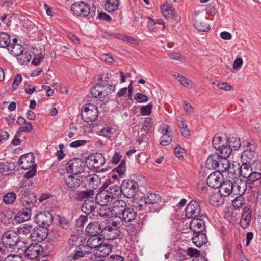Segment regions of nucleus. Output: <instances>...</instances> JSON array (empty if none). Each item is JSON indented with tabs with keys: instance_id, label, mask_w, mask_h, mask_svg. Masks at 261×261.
Wrapping results in <instances>:
<instances>
[{
	"instance_id": "473e14b6",
	"label": "nucleus",
	"mask_w": 261,
	"mask_h": 261,
	"mask_svg": "<svg viewBox=\"0 0 261 261\" xmlns=\"http://www.w3.org/2000/svg\"><path fill=\"white\" fill-rule=\"evenodd\" d=\"M83 238L78 234L71 235L68 239V243L69 248L79 247L80 249L83 246Z\"/></svg>"
},
{
	"instance_id": "8fccbe9b",
	"label": "nucleus",
	"mask_w": 261,
	"mask_h": 261,
	"mask_svg": "<svg viewBox=\"0 0 261 261\" xmlns=\"http://www.w3.org/2000/svg\"><path fill=\"white\" fill-rule=\"evenodd\" d=\"M228 143L231 151L232 149H238L241 146L240 139L237 137H232L228 138Z\"/></svg>"
},
{
	"instance_id": "ddd939ff",
	"label": "nucleus",
	"mask_w": 261,
	"mask_h": 261,
	"mask_svg": "<svg viewBox=\"0 0 261 261\" xmlns=\"http://www.w3.org/2000/svg\"><path fill=\"white\" fill-rule=\"evenodd\" d=\"M220 155V159H219L218 167L216 169L218 170L217 172L221 173L222 172L227 171L229 177L233 178V175H231L232 169L230 168V164L228 160H227L228 157H224L222 155Z\"/></svg>"
},
{
	"instance_id": "412c9836",
	"label": "nucleus",
	"mask_w": 261,
	"mask_h": 261,
	"mask_svg": "<svg viewBox=\"0 0 261 261\" xmlns=\"http://www.w3.org/2000/svg\"><path fill=\"white\" fill-rule=\"evenodd\" d=\"M233 196H242L247 189L246 182L241 180H237L233 183Z\"/></svg>"
},
{
	"instance_id": "72a5a7b5",
	"label": "nucleus",
	"mask_w": 261,
	"mask_h": 261,
	"mask_svg": "<svg viewBox=\"0 0 261 261\" xmlns=\"http://www.w3.org/2000/svg\"><path fill=\"white\" fill-rule=\"evenodd\" d=\"M193 243L198 247H200L207 242L206 234L201 232L195 233L192 238Z\"/></svg>"
},
{
	"instance_id": "7ed1b4c3",
	"label": "nucleus",
	"mask_w": 261,
	"mask_h": 261,
	"mask_svg": "<svg viewBox=\"0 0 261 261\" xmlns=\"http://www.w3.org/2000/svg\"><path fill=\"white\" fill-rule=\"evenodd\" d=\"M85 167V163L79 158L69 160L66 166L67 171L75 175L83 172Z\"/></svg>"
},
{
	"instance_id": "f03ea898",
	"label": "nucleus",
	"mask_w": 261,
	"mask_h": 261,
	"mask_svg": "<svg viewBox=\"0 0 261 261\" xmlns=\"http://www.w3.org/2000/svg\"><path fill=\"white\" fill-rule=\"evenodd\" d=\"M138 188L137 182L133 180H125L121 184L120 191L125 196L131 198L136 195Z\"/></svg>"
},
{
	"instance_id": "4468645a",
	"label": "nucleus",
	"mask_w": 261,
	"mask_h": 261,
	"mask_svg": "<svg viewBox=\"0 0 261 261\" xmlns=\"http://www.w3.org/2000/svg\"><path fill=\"white\" fill-rule=\"evenodd\" d=\"M222 175L219 172H213L207 177V185L212 188H219L221 184Z\"/></svg>"
},
{
	"instance_id": "4d7b16f0",
	"label": "nucleus",
	"mask_w": 261,
	"mask_h": 261,
	"mask_svg": "<svg viewBox=\"0 0 261 261\" xmlns=\"http://www.w3.org/2000/svg\"><path fill=\"white\" fill-rule=\"evenodd\" d=\"M153 125V119L150 117H146L143 122V125L142 130H143L146 133L150 132V128Z\"/></svg>"
},
{
	"instance_id": "37998d69",
	"label": "nucleus",
	"mask_w": 261,
	"mask_h": 261,
	"mask_svg": "<svg viewBox=\"0 0 261 261\" xmlns=\"http://www.w3.org/2000/svg\"><path fill=\"white\" fill-rule=\"evenodd\" d=\"M8 50L14 56H18L23 51V47L19 44H11L7 48Z\"/></svg>"
},
{
	"instance_id": "4be33fe9",
	"label": "nucleus",
	"mask_w": 261,
	"mask_h": 261,
	"mask_svg": "<svg viewBox=\"0 0 261 261\" xmlns=\"http://www.w3.org/2000/svg\"><path fill=\"white\" fill-rule=\"evenodd\" d=\"M233 182L230 180H226L221 183L219 187V192L225 197L230 195L233 196Z\"/></svg>"
},
{
	"instance_id": "5701e85b",
	"label": "nucleus",
	"mask_w": 261,
	"mask_h": 261,
	"mask_svg": "<svg viewBox=\"0 0 261 261\" xmlns=\"http://www.w3.org/2000/svg\"><path fill=\"white\" fill-rule=\"evenodd\" d=\"M86 232L91 236H98L101 233V226L97 222L90 223L85 229Z\"/></svg>"
},
{
	"instance_id": "f8f14e48",
	"label": "nucleus",
	"mask_w": 261,
	"mask_h": 261,
	"mask_svg": "<svg viewBox=\"0 0 261 261\" xmlns=\"http://www.w3.org/2000/svg\"><path fill=\"white\" fill-rule=\"evenodd\" d=\"M42 251V248L38 243H33L24 250V256L29 259L37 257Z\"/></svg>"
},
{
	"instance_id": "338daca9",
	"label": "nucleus",
	"mask_w": 261,
	"mask_h": 261,
	"mask_svg": "<svg viewBox=\"0 0 261 261\" xmlns=\"http://www.w3.org/2000/svg\"><path fill=\"white\" fill-rule=\"evenodd\" d=\"M1 221L5 224L11 223L12 221V215L9 212L2 213L1 217Z\"/></svg>"
},
{
	"instance_id": "58836bf2",
	"label": "nucleus",
	"mask_w": 261,
	"mask_h": 261,
	"mask_svg": "<svg viewBox=\"0 0 261 261\" xmlns=\"http://www.w3.org/2000/svg\"><path fill=\"white\" fill-rule=\"evenodd\" d=\"M112 246L109 244L105 243L99 245L97 250L99 251L97 254L99 257H105L108 256L112 251Z\"/></svg>"
},
{
	"instance_id": "5fc2aeb1",
	"label": "nucleus",
	"mask_w": 261,
	"mask_h": 261,
	"mask_svg": "<svg viewBox=\"0 0 261 261\" xmlns=\"http://www.w3.org/2000/svg\"><path fill=\"white\" fill-rule=\"evenodd\" d=\"M17 239H18V240L16 245L18 247L19 249H21L24 251V250L25 249V248L28 247L27 245L29 244V240L30 239L25 237H18Z\"/></svg>"
},
{
	"instance_id": "bb28decb",
	"label": "nucleus",
	"mask_w": 261,
	"mask_h": 261,
	"mask_svg": "<svg viewBox=\"0 0 261 261\" xmlns=\"http://www.w3.org/2000/svg\"><path fill=\"white\" fill-rule=\"evenodd\" d=\"M161 11L164 17L166 18H175L178 16L175 13L174 8L167 3H164L161 7Z\"/></svg>"
},
{
	"instance_id": "0e129e2a",
	"label": "nucleus",
	"mask_w": 261,
	"mask_h": 261,
	"mask_svg": "<svg viewBox=\"0 0 261 261\" xmlns=\"http://www.w3.org/2000/svg\"><path fill=\"white\" fill-rule=\"evenodd\" d=\"M216 86L219 89L225 91H229L233 90V86L226 82H219L216 84Z\"/></svg>"
},
{
	"instance_id": "4c0bfd02",
	"label": "nucleus",
	"mask_w": 261,
	"mask_h": 261,
	"mask_svg": "<svg viewBox=\"0 0 261 261\" xmlns=\"http://www.w3.org/2000/svg\"><path fill=\"white\" fill-rule=\"evenodd\" d=\"M168 126L162 129L163 135L160 138V144L163 146H166L169 144L172 140L171 136L168 130Z\"/></svg>"
},
{
	"instance_id": "bf43d9fd",
	"label": "nucleus",
	"mask_w": 261,
	"mask_h": 261,
	"mask_svg": "<svg viewBox=\"0 0 261 261\" xmlns=\"http://www.w3.org/2000/svg\"><path fill=\"white\" fill-rule=\"evenodd\" d=\"M247 180L248 182L250 183H254L257 180H260L261 183V173L256 171H252Z\"/></svg>"
},
{
	"instance_id": "39448f33",
	"label": "nucleus",
	"mask_w": 261,
	"mask_h": 261,
	"mask_svg": "<svg viewBox=\"0 0 261 261\" xmlns=\"http://www.w3.org/2000/svg\"><path fill=\"white\" fill-rule=\"evenodd\" d=\"M15 234V231L13 232L11 231H7L5 232L1 237L2 245L0 244V246H3L4 249H6L7 253L9 249L13 248L17 244L18 239Z\"/></svg>"
},
{
	"instance_id": "79ce46f5",
	"label": "nucleus",
	"mask_w": 261,
	"mask_h": 261,
	"mask_svg": "<svg viewBox=\"0 0 261 261\" xmlns=\"http://www.w3.org/2000/svg\"><path fill=\"white\" fill-rule=\"evenodd\" d=\"M118 0H107L104 8L108 12H112L118 9Z\"/></svg>"
},
{
	"instance_id": "864d4df0",
	"label": "nucleus",
	"mask_w": 261,
	"mask_h": 261,
	"mask_svg": "<svg viewBox=\"0 0 261 261\" xmlns=\"http://www.w3.org/2000/svg\"><path fill=\"white\" fill-rule=\"evenodd\" d=\"M220 150H217L218 154L222 155L224 157H228L231 154V150L229 147V144H223L220 147Z\"/></svg>"
},
{
	"instance_id": "a18cd8bd",
	"label": "nucleus",
	"mask_w": 261,
	"mask_h": 261,
	"mask_svg": "<svg viewBox=\"0 0 261 261\" xmlns=\"http://www.w3.org/2000/svg\"><path fill=\"white\" fill-rule=\"evenodd\" d=\"M173 76L180 82V83L183 86L188 88H192V82L189 79L185 77L182 75L178 73H176L174 74Z\"/></svg>"
},
{
	"instance_id": "c03bdc74",
	"label": "nucleus",
	"mask_w": 261,
	"mask_h": 261,
	"mask_svg": "<svg viewBox=\"0 0 261 261\" xmlns=\"http://www.w3.org/2000/svg\"><path fill=\"white\" fill-rule=\"evenodd\" d=\"M10 36L5 33H0V47L3 48L7 47L10 45Z\"/></svg>"
},
{
	"instance_id": "f3484780",
	"label": "nucleus",
	"mask_w": 261,
	"mask_h": 261,
	"mask_svg": "<svg viewBox=\"0 0 261 261\" xmlns=\"http://www.w3.org/2000/svg\"><path fill=\"white\" fill-rule=\"evenodd\" d=\"M161 201V197L160 195L153 193L148 192V194L145 195L142 200L146 206L149 205H153L160 202Z\"/></svg>"
},
{
	"instance_id": "7c9ffc66",
	"label": "nucleus",
	"mask_w": 261,
	"mask_h": 261,
	"mask_svg": "<svg viewBox=\"0 0 261 261\" xmlns=\"http://www.w3.org/2000/svg\"><path fill=\"white\" fill-rule=\"evenodd\" d=\"M65 182L69 188L74 190L80 186L82 180L77 176L69 175L65 178Z\"/></svg>"
},
{
	"instance_id": "b1692460",
	"label": "nucleus",
	"mask_w": 261,
	"mask_h": 261,
	"mask_svg": "<svg viewBox=\"0 0 261 261\" xmlns=\"http://www.w3.org/2000/svg\"><path fill=\"white\" fill-rule=\"evenodd\" d=\"M95 201L94 198L85 199L82 206V211L85 214H90L96 207L97 203Z\"/></svg>"
},
{
	"instance_id": "49530a36",
	"label": "nucleus",
	"mask_w": 261,
	"mask_h": 261,
	"mask_svg": "<svg viewBox=\"0 0 261 261\" xmlns=\"http://www.w3.org/2000/svg\"><path fill=\"white\" fill-rule=\"evenodd\" d=\"M242 218L241 220V225L244 228H246L248 227L251 222V214L248 211L244 212L242 214Z\"/></svg>"
},
{
	"instance_id": "20e7f679",
	"label": "nucleus",
	"mask_w": 261,
	"mask_h": 261,
	"mask_svg": "<svg viewBox=\"0 0 261 261\" xmlns=\"http://www.w3.org/2000/svg\"><path fill=\"white\" fill-rule=\"evenodd\" d=\"M243 146L246 147L242 153V158L249 163H253L257 160L255 152L256 145L248 141L243 142Z\"/></svg>"
},
{
	"instance_id": "6e6552de",
	"label": "nucleus",
	"mask_w": 261,
	"mask_h": 261,
	"mask_svg": "<svg viewBox=\"0 0 261 261\" xmlns=\"http://www.w3.org/2000/svg\"><path fill=\"white\" fill-rule=\"evenodd\" d=\"M52 220V215L47 211L40 212L35 217V221L39 226L45 228L51 223Z\"/></svg>"
},
{
	"instance_id": "393cba45",
	"label": "nucleus",
	"mask_w": 261,
	"mask_h": 261,
	"mask_svg": "<svg viewBox=\"0 0 261 261\" xmlns=\"http://www.w3.org/2000/svg\"><path fill=\"white\" fill-rule=\"evenodd\" d=\"M126 208V202L122 200H113L111 206L112 212L119 216Z\"/></svg>"
},
{
	"instance_id": "423d86ee",
	"label": "nucleus",
	"mask_w": 261,
	"mask_h": 261,
	"mask_svg": "<svg viewBox=\"0 0 261 261\" xmlns=\"http://www.w3.org/2000/svg\"><path fill=\"white\" fill-rule=\"evenodd\" d=\"M71 10L75 16L86 17L90 13V8L87 3L79 1L71 5Z\"/></svg>"
},
{
	"instance_id": "603ef678",
	"label": "nucleus",
	"mask_w": 261,
	"mask_h": 261,
	"mask_svg": "<svg viewBox=\"0 0 261 261\" xmlns=\"http://www.w3.org/2000/svg\"><path fill=\"white\" fill-rule=\"evenodd\" d=\"M14 167V164L9 162L0 163V173L3 174H7L9 171H11Z\"/></svg>"
},
{
	"instance_id": "c756f323",
	"label": "nucleus",
	"mask_w": 261,
	"mask_h": 261,
	"mask_svg": "<svg viewBox=\"0 0 261 261\" xmlns=\"http://www.w3.org/2000/svg\"><path fill=\"white\" fill-rule=\"evenodd\" d=\"M220 155L217 152L215 154L210 155L206 161V167L211 170L216 169L218 167V162L220 159Z\"/></svg>"
},
{
	"instance_id": "f704fd0d",
	"label": "nucleus",
	"mask_w": 261,
	"mask_h": 261,
	"mask_svg": "<svg viewBox=\"0 0 261 261\" xmlns=\"http://www.w3.org/2000/svg\"><path fill=\"white\" fill-rule=\"evenodd\" d=\"M94 198V191L93 189H87L79 191L76 195V199L79 201Z\"/></svg>"
},
{
	"instance_id": "dca6fc26",
	"label": "nucleus",
	"mask_w": 261,
	"mask_h": 261,
	"mask_svg": "<svg viewBox=\"0 0 261 261\" xmlns=\"http://www.w3.org/2000/svg\"><path fill=\"white\" fill-rule=\"evenodd\" d=\"M33 228V225L30 223L22 224L15 230V234L18 237H25L30 239Z\"/></svg>"
},
{
	"instance_id": "f257e3e1",
	"label": "nucleus",
	"mask_w": 261,
	"mask_h": 261,
	"mask_svg": "<svg viewBox=\"0 0 261 261\" xmlns=\"http://www.w3.org/2000/svg\"><path fill=\"white\" fill-rule=\"evenodd\" d=\"M81 115L82 119L86 122L94 121L98 116L97 107L93 104H87L82 110Z\"/></svg>"
},
{
	"instance_id": "0eeeda50",
	"label": "nucleus",
	"mask_w": 261,
	"mask_h": 261,
	"mask_svg": "<svg viewBox=\"0 0 261 261\" xmlns=\"http://www.w3.org/2000/svg\"><path fill=\"white\" fill-rule=\"evenodd\" d=\"M86 163L89 168L99 169L105 163V159L101 153L89 155L86 159Z\"/></svg>"
},
{
	"instance_id": "09e8293b",
	"label": "nucleus",
	"mask_w": 261,
	"mask_h": 261,
	"mask_svg": "<svg viewBox=\"0 0 261 261\" xmlns=\"http://www.w3.org/2000/svg\"><path fill=\"white\" fill-rule=\"evenodd\" d=\"M16 194L14 192H9L3 197V201L5 204L10 205L14 202L16 199Z\"/></svg>"
},
{
	"instance_id": "2eb2a0df",
	"label": "nucleus",
	"mask_w": 261,
	"mask_h": 261,
	"mask_svg": "<svg viewBox=\"0 0 261 261\" xmlns=\"http://www.w3.org/2000/svg\"><path fill=\"white\" fill-rule=\"evenodd\" d=\"M47 237V229L45 228H33L30 240L41 242Z\"/></svg>"
},
{
	"instance_id": "1a4fd4ad",
	"label": "nucleus",
	"mask_w": 261,
	"mask_h": 261,
	"mask_svg": "<svg viewBox=\"0 0 261 261\" xmlns=\"http://www.w3.org/2000/svg\"><path fill=\"white\" fill-rule=\"evenodd\" d=\"M110 89L109 85L97 84L91 89L90 93L93 97L101 98L109 95Z\"/></svg>"
},
{
	"instance_id": "9d476101",
	"label": "nucleus",
	"mask_w": 261,
	"mask_h": 261,
	"mask_svg": "<svg viewBox=\"0 0 261 261\" xmlns=\"http://www.w3.org/2000/svg\"><path fill=\"white\" fill-rule=\"evenodd\" d=\"M18 165L21 168L24 170H28L32 167H36L34 154L30 153L22 155L19 158Z\"/></svg>"
},
{
	"instance_id": "e2e57ef3",
	"label": "nucleus",
	"mask_w": 261,
	"mask_h": 261,
	"mask_svg": "<svg viewBox=\"0 0 261 261\" xmlns=\"http://www.w3.org/2000/svg\"><path fill=\"white\" fill-rule=\"evenodd\" d=\"M236 198L232 201V205L234 208L239 209L244 203V200L242 196H236Z\"/></svg>"
},
{
	"instance_id": "cd10ccee",
	"label": "nucleus",
	"mask_w": 261,
	"mask_h": 261,
	"mask_svg": "<svg viewBox=\"0 0 261 261\" xmlns=\"http://www.w3.org/2000/svg\"><path fill=\"white\" fill-rule=\"evenodd\" d=\"M224 197L219 192L213 193L209 197V201L213 206L218 207L224 203Z\"/></svg>"
},
{
	"instance_id": "de8ad7c7",
	"label": "nucleus",
	"mask_w": 261,
	"mask_h": 261,
	"mask_svg": "<svg viewBox=\"0 0 261 261\" xmlns=\"http://www.w3.org/2000/svg\"><path fill=\"white\" fill-rule=\"evenodd\" d=\"M194 26L199 31H207L210 30V25L207 24L205 20H196Z\"/></svg>"
},
{
	"instance_id": "a878e982",
	"label": "nucleus",
	"mask_w": 261,
	"mask_h": 261,
	"mask_svg": "<svg viewBox=\"0 0 261 261\" xmlns=\"http://www.w3.org/2000/svg\"><path fill=\"white\" fill-rule=\"evenodd\" d=\"M31 216L30 208H25L19 211L15 216V219L18 223H22L29 220Z\"/></svg>"
},
{
	"instance_id": "2f4dec72",
	"label": "nucleus",
	"mask_w": 261,
	"mask_h": 261,
	"mask_svg": "<svg viewBox=\"0 0 261 261\" xmlns=\"http://www.w3.org/2000/svg\"><path fill=\"white\" fill-rule=\"evenodd\" d=\"M101 238L99 236H91L87 241V250H92L94 249L97 250L101 243Z\"/></svg>"
},
{
	"instance_id": "a19ab883",
	"label": "nucleus",
	"mask_w": 261,
	"mask_h": 261,
	"mask_svg": "<svg viewBox=\"0 0 261 261\" xmlns=\"http://www.w3.org/2000/svg\"><path fill=\"white\" fill-rule=\"evenodd\" d=\"M86 180L92 188L95 189L100 185V179L96 174L89 175L86 177Z\"/></svg>"
},
{
	"instance_id": "13d9d810",
	"label": "nucleus",
	"mask_w": 261,
	"mask_h": 261,
	"mask_svg": "<svg viewBox=\"0 0 261 261\" xmlns=\"http://www.w3.org/2000/svg\"><path fill=\"white\" fill-rule=\"evenodd\" d=\"M111 206H108V205L101 206L99 208L98 214L101 217H109L111 215Z\"/></svg>"
},
{
	"instance_id": "ea45409f",
	"label": "nucleus",
	"mask_w": 261,
	"mask_h": 261,
	"mask_svg": "<svg viewBox=\"0 0 261 261\" xmlns=\"http://www.w3.org/2000/svg\"><path fill=\"white\" fill-rule=\"evenodd\" d=\"M105 191L113 200H115L121 192L120 187L115 184H111L108 189Z\"/></svg>"
},
{
	"instance_id": "c9c22d12",
	"label": "nucleus",
	"mask_w": 261,
	"mask_h": 261,
	"mask_svg": "<svg viewBox=\"0 0 261 261\" xmlns=\"http://www.w3.org/2000/svg\"><path fill=\"white\" fill-rule=\"evenodd\" d=\"M228 138L226 136H215L213 140V146L217 150H220V147L223 144L228 143Z\"/></svg>"
},
{
	"instance_id": "a211bd4d",
	"label": "nucleus",
	"mask_w": 261,
	"mask_h": 261,
	"mask_svg": "<svg viewBox=\"0 0 261 261\" xmlns=\"http://www.w3.org/2000/svg\"><path fill=\"white\" fill-rule=\"evenodd\" d=\"M119 216L122 222H130L136 219L137 213L134 208L132 207H126L122 212Z\"/></svg>"
},
{
	"instance_id": "6ab92c4d",
	"label": "nucleus",
	"mask_w": 261,
	"mask_h": 261,
	"mask_svg": "<svg viewBox=\"0 0 261 261\" xmlns=\"http://www.w3.org/2000/svg\"><path fill=\"white\" fill-rule=\"evenodd\" d=\"M95 200L97 204L100 206L108 205L110 202H112L113 199L105 191H102L97 194Z\"/></svg>"
},
{
	"instance_id": "6e6d98bb",
	"label": "nucleus",
	"mask_w": 261,
	"mask_h": 261,
	"mask_svg": "<svg viewBox=\"0 0 261 261\" xmlns=\"http://www.w3.org/2000/svg\"><path fill=\"white\" fill-rule=\"evenodd\" d=\"M57 220L60 227L64 229H68L70 227V222L65 217L57 216Z\"/></svg>"
},
{
	"instance_id": "680f3d73",
	"label": "nucleus",
	"mask_w": 261,
	"mask_h": 261,
	"mask_svg": "<svg viewBox=\"0 0 261 261\" xmlns=\"http://www.w3.org/2000/svg\"><path fill=\"white\" fill-rule=\"evenodd\" d=\"M140 228L139 223H129L126 227V231L130 233H136Z\"/></svg>"
},
{
	"instance_id": "3c124183",
	"label": "nucleus",
	"mask_w": 261,
	"mask_h": 261,
	"mask_svg": "<svg viewBox=\"0 0 261 261\" xmlns=\"http://www.w3.org/2000/svg\"><path fill=\"white\" fill-rule=\"evenodd\" d=\"M18 56L19 57L17 58V60L21 65L27 64L29 62L32 58L31 55L26 51H22V53Z\"/></svg>"
},
{
	"instance_id": "052dcab7",
	"label": "nucleus",
	"mask_w": 261,
	"mask_h": 261,
	"mask_svg": "<svg viewBox=\"0 0 261 261\" xmlns=\"http://www.w3.org/2000/svg\"><path fill=\"white\" fill-rule=\"evenodd\" d=\"M83 250H77L75 251L74 254L72 256V258L74 260L77 259L79 258L83 257L85 256L86 254H88L91 253V252L90 250H87L88 248H86L84 246Z\"/></svg>"
},
{
	"instance_id": "c85d7f7f",
	"label": "nucleus",
	"mask_w": 261,
	"mask_h": 261,
	"mask_svg": "<svg viewBox=\"0 0 261 261\" xmlns=\"http://www.w3.org/2000/svg\"><path fill=\"white\" fill-rule=\"evenodd\" d=\"M37 199L35 193L28 194V196L21 197L20 202L23 206H29L28 208L33 207L36 202Z\"/></svg>"
},
{
	"instance_id": "e433bc0d",
	"label": "nucleus",
	"mask_w": 261,
	"mask_h": 261,
	"mask_svg": "<svg viewBox=\"0 0 261 261\" xmlns=\"http://www.w3.org/2000/svg\"><path fill=\"white\" fill-rule=\"evenodd\" d=\"M252 171L251 166L249 163H244L239 168V173L244 178L247 179Z\"/></svg>"
},
{
	"instance_id": "9b49d317",
	"label": "nucleus",
	"mask_w": 261,
	"mask_h": 261,
	"mask_svg": "<svg viewBox=\"0 0 261 261\" xmlns=\"http://www.w3.org/2000/svg\"><path fill=\"white\" fill-rule=\"evenodd\" d=\"M201 208L199 203L196 201H191L187 205L185 210L186 216L189 219H195L200 215Z\"/></svg>"
},
{
	"instance_id": "69168bd1",
	"label": "nucleus",
	"mask_w": 261,
	"mask_h": 261,
	"mask_svg": "<svg viewBox=\"0 0 261 261\" xmlns=\"http://www.w3.org/2000/svg\"><path fill=\"white\" fill-rule=\"evenodd\" d=\"M118 38L132 44H139L138 41L135 38L129 36L120 35Z\"/></svg>"
},
{
	"instance_id": "774afa93",
	"label": "nucleus",
	"mask_w": 261,
	"mask_h": 261,
	"mask_svg": "<svg viewBox=\"0 0 261 261\" xmlns=\"http://www.w3.org/2000/svg\"><path fill=\"white\" fill-rule=\"evenodd\" d=\"M114 171L118 173L120 176L123 175L126 171L125 161L124 160H122L120 164L115 168L114 169Z\"/></svg>"
},
{
	"instance_id": "aec40b11",
	"label": "nucleus",
	"mask_w": 261,
	"mask_h": 261,
	"mask_svg": "<svg viewBox=\"0 0 261 261\" xmlns=\"http://www.w3.org/2000/svg\"><path fill=\"white\" fill-rule=\"evenodd\" d=\"M190 228L195 233H201L205 229V223L203 220L195 218L190 223Z\"/></svg>"
}]
</instances>
